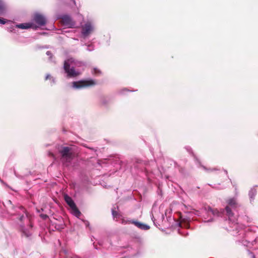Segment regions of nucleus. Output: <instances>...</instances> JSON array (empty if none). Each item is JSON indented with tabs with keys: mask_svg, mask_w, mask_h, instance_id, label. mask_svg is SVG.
<instances>
[{
	"mask_svg": "<svg viewBox=\"0 0 258 258\" xmlns=\"http://www.w3.org/2000/svg\"><path fill=\"white\" fill-rule=\"evenodd\" d=\"M59 152L61 155V159L65 162H70L74 158V154L70 147H64Z\"/></svg>",
	"mask_w": 258,
	"mask_h": 258,
	"instance_id": "obj_1",
	"label": "nucleus"
},
{
	"mask_svg": "<svg viewBox=\"0 0 258 258\" xmlns=\"http://www.w3.org/2000/svg\"><path fill=\"white\" fill-rule=\"evenodd\" d=\"M96 84V83L94 80L90 79L88 80H81L79 81L74 82L73 83V86L74 88L80 89L93 86Z\"/></svg>",
	"mask_w": 258,
	"mask_h": 258,
	"instance_id": "obj_2",
	"label": "nucleus"
},
{
	"mask_svg": "<svg viewBox=\"0 0 258 258\" xmlns=\"http://www.w3.org/2000/svg\"><path fill=\"white\" fill-rule=\"evenodd\" d=\"M64 198L66 202L71 208L72 213L75 216L79 217L81 215V213L78 209L77 207L76 206L75 203H74L72 199L68 195H65Z\"/></svg>",
	"mask_w": 258,
	"mask_h": 258,
	"instance_id": "obj_3",
	"label": "nucleus"
},
{
	"mask_svg": "<svg viewBox=\"0 0 258 258\" xmlns=\"http://www.w3.org/2000/svg\"><path fill=\"white\" fill-rule=\"evenodd\" d=\"M70 65L68 61H65L64 62L63 68L65 72L68 74L69 77H75L79 75V73L76 72L74 68H70Z\"/></svg>",
	"mask_w": 258,
	"mask_h": 258,
	"instance_id": "obj_4",
	"label": "nucleus"
},
{
	"mask_svg": "<svg viewBox=\"0 0 258 258\" xmlns=\"http://www.w3.org/2000/svg\"><path fill=\"white\" fill-rule=\"evenodd\" d=\"M93 31V27L90 22H87L82 26V33L85 36H88Z\"/></svg>",
	"mask_w": 258,
	"mask_h": 258,
	"instance_id": "obj_5",
	"label": "nucleus"
},
{
	"mask_svg": "<svg viewBox=\"0 0 258 258\" xmlns=\"http://www.w3.org/2000/svg\"><path fill=\"white\" fill-rule=\"evenodd\" d=\"M33 20L36 23L40 26L45 25L46 22V20L44 16L40 14H35Z\"/></svg>",
	"mask_w": 258,
	"mask_h": 258,
	"instance_id": "obj_6",
	"label": "nucleus"
},
{
	"mask_svg": "<svg viewBox=\"0 0 258 258\" xmlns=\"http://www.w3.org/2000/svg\"><path fill=\"white\" fill-rule=\"evenodd\" d=\"M130 223H132L134 224L135 226H136L137 227L139 228L140 229H143V230H148L150 229V226L141 223L139 222L136 221H130Z\"/></svg>",
	"mask_w": 258,
	"mask_h": 258,
	"instance_id": "obj_7",
	"label": "nucleus"
},
{
	"mask_svg": "<svg viewBox=\"0 0 258 258\" xmlns=\"http://www.w3.org/2000/svg\"><path fill=\"white\" fill-rule=\"evenodd\" d=\"M63 24L68 27H71L73 25V22L72 19L68 16H64L62 18Z\"/></svg>",
	"mask_w": 258,
	"mask_h": 258,
	"instance_id": "obj_8",
	"label": "nucleus"
},
{
	"mask_svg": "<svg viewBox=\"0 0 258 258\" xmlns=\"http://www.w3.org/2000/svg\"><path fill=\"white\" fill-rule=\"evenodd\" d=\"M16 27L18 28L25 29H28L30 28H33L36 29V27L33 26V25L31 23H22L20 24H17L16 25Z\"/></svg>",
	"mask_w": 258,
	"mask_h": 258,
	"instance_id": "obj_9",
	"label": "nucleus"
},
{
	"mask_svg": "<svg viewBox=\"0 0 258 258\" xmlns=\"http://www.w3.org/2000/svg\"><path fill=\"white\" fill-rule=\"evenodd\" d=\"M228 206L229 207H232L233 208H235L237 207V203L236 199L235 198H230L227 200Z\"/></svg>",
	"mask_w": 258,
	"mask_h": 258,
	"instance_id": "obj_10",
	"label": "nucleus"
},
{
	"mask_svg": "<svg viewBox=\"0 0 258 258\" xmlns=\"http://www.w3.org/2000/svg\"><path fill=\"white\" fill-rule=\"evenodd\" d=\"M225 210L226 212V214L228 216L229 220H231L234 214L232 212L230 207H229V206H226L225 207Z\"/></svg>",
	"mask_w": 258,
	"mask_h": 258,
	"instance_id": "obj_11",
	"label": "nucleus"
},
{
	"mask_svg": "<svg viewBox=\"0 0 258 258\" xmlns=\"http://www.w3.org/2000/svg\"><path fill=\"white\" fill-rule=\"evenodd\" d=\"M92 73L95 75H100L101 74V72L97 68H94Z\"/></svg>",
	"mask_w": 258,
	"mask_h": 258,
	"instance_id": "obj_12",
	"label": "nucleus"
},
{
	"mask_svg": "<svg viewBox=\"0 0 258 258\" xmlns=\"http://www.w3.org/2000/svg\"><path fill=\"white\" fill-rule=\"evenodd\" d=\"M210 211L213 213V215H218L219 213L217 209H210Z\"/></svg>",
	"mask_w": 258,
	"mask_h": 258,
	"instance_id": "obj_13",
	"label": "nucleus"
},
{
	"mask_svg": "<svg viewBox=\"0 0 258 258\" xmlns=\"http://www.w3.org/2000/svg\"><path fill=\"white\" fill-rule=\"evenodd\" d=\"M179 214H180V216H179V219L181 221V222H186V220L185 218H183L182 216H181V213H179Z\"/></svg>",
	"mask_w": 258,
	"mask_h": 258,
	"instance_id": "obj_14",
	"label": "nucleus"
},
{
	"mask_svg": "<svg viewBox=\"0 0 258 258\" xmlns=\"http://www.w3.org/2000/svg\"><path fill=\"white\" fill-rule=\"evenodd\" d=\"M112 215L114 217H116L117 215V213L116 211H115L114 210H112Z\"/></svg>",
	"mask_w": 258,
	"mask_h": 258,
	"instance_id": "obj_15",
	"label": "nucleus"
},
{
	"mask_svg": "<svg viewBox=\"0 0 258 258\" xmlns=\"http://www.w3.org/2000/svg\"><path fill=\"white\" fill-rule=\"evenodd\" d=\"M6 23V21L5 19L0 18V24H5Z\"/></svg>",
	"mask_w": 258,
	"mask_h": 258,
	"instance_id": "obj_16",
	"label": "nucleus"
},
{
	"mask_svg": "<svg viewBox=\"0 0 258 258\" xmlns=\"http://www.w3.org/2000/svg\"><path fill=\"white\" fill-rule=\"evenodd\" d=\"M50 75H47L45 77V80H47V79H50Z\"/></svg>",
	"mask_w": 258,
	"mask_h": 258,
	"instance_id": "obj_17",
	"label": "nucleus"
},
{
	"mask_svg": "<svg viewBox=\"0 0 258 258\" xmlns=\"http://www.w3.org/2000/svg\"><path fill=\"white\" fill-rule=\"evenodd\" d=\"M3 10V6L1 2L0 1V12Z\"/></svg>",
	"mask_w": 258,
	"mask_h": 258,
	"instance_id": "obj_18",
	"label": "nucleus"
},
{
	"mask_svg": "<svg viewBox=\"0 0 258 258\" xmlns=\"http://www.w3.org/2000/svg\"><path fill=\"white\" fill-rule=\"evenodd\" d=\"M24 218V216H23V215L21 216L20 217V218H19L20 221H22L23 219Z\"/></svg>",
	"mask_w": 258,
	"mask_h": 258,
	"instance_id": "obj_19",
	"label": "nucleus"
},
{
	"mask_svg": "<svg viewBox=\"0 0 258 258\" xmlns=\"http://www.w3.org/2000/svg\"><path fill=\"white\" fill-rule=\"evenodd\" d=\"M23 233L25 234V235L26 236V237H28L29 236V235L25 233L24 231H23Z\"/></svg>",
	"mask_w": 258,
	"mask_h": 258,
	"instance_id": "obj_20",
	"label": "nucleus"
},
{
	"mask_svg": "<svg viewBox=\"0 0 258 258\" xmlns=\"http://www.w3.org/2000/svg\"><path fill=\"white\" fill-rule=\"evenodd\" d=\"M44 217L46 218V217H47V216L46 215H45V216H44Z\"/></svg>",
	"mask_w": 258,
	"mask_h": 258,
	"instance_id": "obj_21",
	"label": "nucleus"
},
{
	"mask_svg": "<svg viewBox=\"0 0 258 258\" xmlns=\"http://www.w3.org/2000/svg\"><path fill=\"white\" fill-rule=\"evenodd\" d=\"M30 226H31V227H32V225L31 224H30Z\"/></svg>",
	"mask_w": 258,
	"mask_h": 258,
	"instance_id": "obj_22",
	"label": "nucleus"
}]
</instances>
